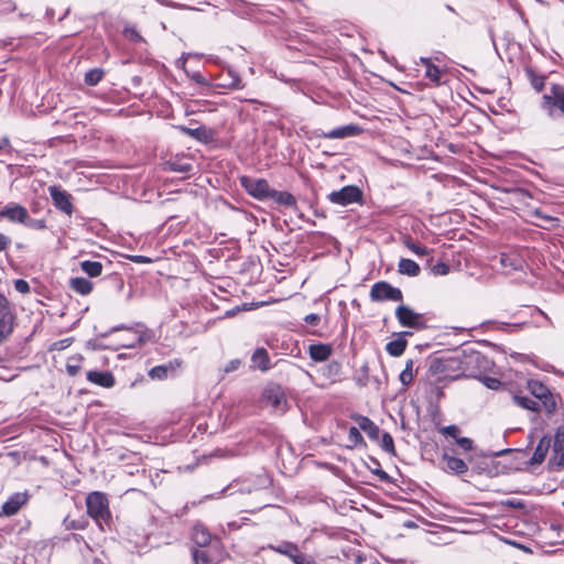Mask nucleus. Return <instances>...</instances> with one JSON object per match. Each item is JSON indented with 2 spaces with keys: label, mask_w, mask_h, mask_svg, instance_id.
I'll return each mask as SVG.
<instances>
[{
  "label": "nucleus",
  "mask_w": 564,
  "mask_h": 564,
  "mask_svg": "<svg viewBox=\"0 0 564 564\" xmlns=\"http://www.w3.org/2000/svg\"><path fill=\"white\" fill-rule=\"evenodd\" d=\"M87 513L98 523L110 518L108 499L99 491L90 492L86 498Z\"/></svg>",
  "instance_id": "nucleus-1"
},
{
  "label": "nucleus",
  "mask_w": 564,
  "mask_h": 564,
  "mask_svg": "<svg viewBox=\"0 0 564 564\" xmlns=\"http://www.w3.org/2000/svg\"><path fill=\"white\" fill-rule=\"evenodd\" d=\"M274 552L289 557L294 564H316L315 560L303 553L297 544L289 541H282L275 545H269Z\"/></svg>",
  "instance_id": "nucleus-2"
},
{
  "label": "nucleus",
  "mask_w": 564,
  "mask_h": 564,
  "mask_svg": "<svg viewBox=\"0 0 564 564\" xmlns=\"http://www.w3.org/2000/svg\"><path fill=\"white\" fill-rule=\"evenodd\" d=\"M528 390L541 402L546 413L551 414L555 411V399L545 384L538 380H529Z\"/></svg>",
  "instance_id": "nucleus-3"
},
{
  "label": "nucleus",
  "mask_w": 564,
  "mask_h": 564,
  "mask_svg": "<svg viewBox=\"0 0 564 564\" xmlns=\"http://www.w3.org/2000/svg\"><path fill=\"white\" fill-rule=\"evenodd\" d=\"M395 317L403 327H409L416 330L426 328V323L423 318V315L414 312L406 305H399L395 308Z\"/></svg>",
  "instance_id": "nucleus-4"
},
{
  "label": "nucleus",
  "mask_w": 564,
  "mask_h": 564,
  "mask_svg": "<svg viewBox=\"0 0 564 564\" xmlns=\"http://www.w3.org/2000/svg\"><path fill=\"white\" fill-rule=\"evenodd\" d=\"M240 184L249 195L260 200L269 199L270 193L272 191L269 183L264 178L241 176Z\"/></svg>",
  "instance_id": "nucleus-5"
},
{
  "label": "nucleus",
  "mask_w": 564,
  "mask_h": 564,
  "mask_svg": "<svg viewBox=\"0 0 564 564\" xmlns=\"http://www.w3.org/2000/svg\"><path fill=\"white\" fill-rule=\"evenodd\" d=\"M370 299L375 302L395 301L401 302L403 295L400 289L392 286L388 282L380 281L375 283L370 290Z\"/></svg>",
  "instance_id": "nucleus-6"
},
{
  "label": "nucleus",
  "mask_w": 564,
  "mask_h": 564,
  "mask_svg": "<svg viewBox=\"0 0 564 564\" xmlns=\"http://www.w3.org/2000/svg\"><path fill=\"white\" fill-rule=\"evenodd\" d=\"M327 198L336 205L347 206L362 199V191L355 185H347L339 191H333Z\"/></svg>",
  "instance_id": "nucleus-7"
},
{
  "label": "nucleus",
  "mask_w": 564,
  "mask_h": 564,
  "mask_svg": "<svg viewBox=\"0 0 564 564\" xmlns=\"http://www.w3.org/2000/svg\"><path fill=\"white\" fill-rule=\"evenodd\" d=\"M449 371L457 372L453 378H458L464 371L457 358H435L430 365V372L433 375L448 376Z\"/></svg>",
  "instance_id": "nucleus-8"
},
{
  "label": "nucleus",
  "mask_w": 564,
  "mask_h": 564,
  "mask_svg": "<svg viewBox=\"0 0 564 564\" xmlns=\"http://www.w3.org/2000/svg\"><path fill=\"white\" fill-rule=\"evenodd\" d=\"M48 192L54 206L62 213L70 216L74 212L73 196L67 191L56 185L50 186Z\"/></svg>",
  "instance_id": "nucleus-9"
},
{
  "label": "nucleus",
  "mask_w": 564,
  "mask_h": 564,
  "mask_svg": "<svg viewBox=\"0 0 564 564\" xmlns=\"http://www.w3.org/2000/svg\"><path fill=\"white\" fill-rule=\"evenodd\" d=\"M263 401L275 410L284 411L286 400L284 392L278 384L268 386L262 393Z\"/></svg>",
  "instance_id": "nucleus-10"
},
{
  "label": "nucleus",
  "mask_w": 564,
  "mask_h": 564,
  "mask_svg": "<svg viewBox=\"0 0 564 564\" xmlns=\"http://www.w3.org/2000/svg\"><path fill=\"white\" fill-rule=\"evenodd\" d=\"M28 209L20 204L10 203L0 210V218H7L11 223L24 224L28 220Z\"/></svg>",
  "instance_id": "nucleus-11"
},
{
  "label": "nucleus",
  "mask_w": 564,
  "mask_h": 564,
  "mask_svg": "<svg viewBox=\"0 0 564 564\" xmlns=\"http://www.w3.org/2000/svg\"><path fill=\"white\" fill-rule=\"evenodd\" d=\"M550 464L554 465L556 470L564 468V427L558 429L554 436L553 457Z\"/></svg>",
  "instance_id": "nucleus-12"
},
{
  "label": "nucleus",
  "mask_w": 564,
  "mask_h": 564,
  "mask_svg": "<svg viewBox=\"0 0 564 564\" xmlns=\"http://www.w3.org/2000/svg\"><path fill=\"white\" fill-rule=\"evenodd\" d=\"M28 501V495L25 492L13 494L1 508L0 516L11 517L18 513L20 508Z\"/></svg>",
  "instance_id": "nucleus-13"
},
{
  "label": "nucleus",
  "mask_w": 564,
  "mask_h": 564,
  "mask_svg": "<svg viewBox=\"0 0 564 564\" xmlns=\"http://www.w3.org/2000/svg\"><path fill=\"white\" fill-rule=\"evenodd\" d=\"M361 129L356 124H347L343 126L336 129H333L328 132L322 131L317 132L316 135L318 138H325V139H345L349 137H355L359 134Z\"/></svg>",
  "instance_id": "nucleus-14"
},
{
  "label": "nucleus",
  "mask_w": 564,
  "mask_h": 564,
  "mask_svg": "<svg viewBox=\"0 0 564 564\" xmlns=\"http://www.w3.org/2000/svg\"><path fill=\"white\" fill-rule=\"evenodd\" d=\"M545 104L552 105L564 113V86L553 85L550 94L543 96Z\"/></svg>",
  "instance_id": "nucleus-15"
},
{
  "label": "nucleus",
  "mask_w": 564,
  "mask_h": 564,
  "mask_svg": "<svg viewBox=\"0 0 564 564\" xmlns=\"http://www.w3.org/2000/svg\"><path fill=\"white\" fill-rule=\"evenodd\" d=\"M355 421L357 422L359 429L362 430L369 436L370 440H379L380 429L369 417L364 415H357L355 416Z\"/></svg>",
  "instance_id": "nucleus-16"
},
{
  "label": "nucleus",
  "mask_w": 564,
  "mask_h": 564,
  "mask_svg": "<svg viewBox=\"0 0 564 564\" xmlns=\"http://www.w3.org/2000/svg\"><path fill=\"white\" fill-rule=\"evenodd\" d=\"M406 335H412V333L402 332L399 334V337L397 339L391 340L386 345V350L390 356L400 357L404 352L408 346V341L404 338V336Z\"/></svg>",
  "instance_id": "nucleus-17"
},
{
  "label": "nucleus",
  "mask_w": 564,
  "mask_h": 564,
  "mask_svg": "<svg viewBox=\"0 0 564 564\" xmlns=\"http://www.w3.org/2000/svg\"><path fill=\"white\" fill-rule=\"evenodd\" d=\"M87 380L104 388H111L115 384V378L109 371H89Z\"/></svg>",
  "instance_id": "nucleus-18"
},
{
  "label": "nucleus",
  "mask_w": 564,
  "mask_h": 564,
  "mask_svg": "<svg viewBox=\"0 0 564 564\" xmlns=\"http://www.w3.org/2000/svg\"><path fill=\"white\" fill-rule=\"evenodd\" d=\"M269 199H272L274 203L292 208L294 210L297 209V204L295 197L289 192H281L272 189L269 196Z\"/></svg>",
  "instance_id": "nucleus-19"
},
{
  "label": "nucleus",
  "mask_w": 564,
  "mask_h": 564,
  "mask_svg": "<svg viewBox=\"0 0 564 564\" xmlns=\"http://www.w3.org/2000/svg\"><path fill=\"white\" fill-rule=\"evenodd\" d=\"M332 347L327 344H314L308 347L310 357L317 362L325 361L332 355Z\"/></svg>",
  "instance_id": "nucleus-20"
},
{
  "label": "nucleus",
  "mask_w": 564,
  "mask_h": 564,
  "mask_svg": "<svg viewBox=\"0 0 564 564\" xmlns=\"http://www.w3.org/2000/svg\"><path fill=\"white\" fill-rule=\"evenodd\" d=\"M550 446H551V438L547 436H543L539 441V443L533 452L530 463L532 465H540L545 459V456L550 449Z\"/></svg>",
  "instance_id": "nucleus-21"
},
{
  "label": "nucleus",
  "mask_w": 564,
  "mask_h": 564,
  "mask_svg": "<svg viewBox=\"0 0 564 564\" xmlns=\"http://www.w3.org/2000/svg\"><path fill=\"white\" fill-rule=\"evenodd\" d=\"M192 539L197 546L205 547L210 543L212 534L203 524H196L193 528Z\"/></svg>",
  "instance_id": "nucleus-22"
},
{
  "label": "nucleus",
  "mask_w": 564,
  "mask_h": 564,
  "mask_svg": "<svg viewBox=\"0 0 564 564\" xmlns=\"http://www.w3.org/2000/svg\"><path fill=\"white\" fill-rule=\"evenodd\" d=\"M443 460L445 462V468L455 474H465L468 470L466 462L462 458L444 454Z\"/></svg>",
  "instance_id": "nucleus-23"
},
{
  "label": "nucleus",
  "mask_w": 564,
  "mask_h": 564,
  "mask_svg": "<svg viewBox=\"0 0 564 564\" xmlns=\"http://www.w3.org/2000/svg\"><path fill=\"white\" fill-rule=\"evenodd\" d=\"M398 272L408 276H417L421 272V269L415 261L402 258L398 264Z\"/></svg>",
  "instance_id": "nucleus-24"
},
{
  "label": "nucleus",
  "mask_w": 564,
  "mask_h": 564,
  "mask_svg": "<svg viewBox=\"0 0 564 564\" xmlns=\"http://www.w3.org/2000/svg\"><path fill=\"white\" fill-rule=\"evenodd\" d=\"M69 288L80 295H88L93 291L94 284L85 278H72Z\"/></svg>",
  "instance_id": "nucleus-25"
},
{
  "label": "nucleus",
  "mask_w": 564,
  "mask_h": 564,
  "mask_svg": "<svg viewBox=\"0 0 564 564\" xmlns=\"http://www.w3.org/2000/svg\"><path fill=\"white\" fill-rule=\"evenodd\" d=\"M80 269L90 278H97L102 273V263L98 261L85 260L80 262Z\"/></svg>",
  "instance_id": "nucleus-26"
},
{
  "label": "nucleus",
  "mask_w": 564,
  "mask_h": 564,
  "mask_svg": "<svg viewBox=\"0 0 564 564\" xmlns=\"http://www.w3.org/2000/svg\"><path fill=\"white\" fill-rule=\"evenodd\" d=\"M174 370H175L174 366L172 365V362H170L169 365H160V366L153 367L149 371V376L152 379L163 380V379H166L169 377V375L171 372H173Z\"/></svg>",
  "instance_id": "nucleus-27"
},
{
  "label": "nucleus",
  "mask_w": 564,
  "mask_h": 564,
  "mask_svg": "<svg viewBox=\"0 0 564 564\" xmlns=\"http://www.w3.org/2000/svg\"><path fill=\"white\" fill-rule=\"evenodd\" d=\"M253 364L260 368L262 371L269 369V357L268 352L263 348L257 349L252 355Z\"/></svg>",
  "instance_id": "nucleus-28"
},
{
  "label": "nucleus",
  "mask_w": 564,
  "mask_h": 564,
  "mask_svg": "<svg viewBox=\"0 0 564 564\" xmlns=\"http://www.w3.org/2000/svg\"><path fill=\"white\" fill-rule=\"evenodd\" d=\"M513 401L519 406L533 412H539L541 410V404L528 397L514 395Z\"/></svg>",
  "instance_id": "nucleus-29"
},
{
  "label": "nucleus",
  "mask_w": 564,
  "mask_h": 564,
  "mask_svg": "<svg viewBox=\"0 0 564 564\" xmlns=\"http://www.w3.org/2000/svg\"><path fill=\"white\" fill-rule=\"evenodd\" d=\"M194 564H215L214 558L209 555V552L203 549H193L192 551Z\"/></svg>",
  "instance_id": "nucleus-30"
},
{
  "label": "nucleus",
  "mask_w": 564,
  "mask_h": 564,
  "mask_svg": "<svg viewBox=\"0 0 564 564\" xmlns=\"http://www.w3.org/2000/svg\"><path fill=\"white\" fill-rule=\"evenodd\" d=\"M104 77V70L100 68H94L85 74V83L89 86L97 85Z\"/></svg>",
  "instance_id": "nucleus-31"
},
{
  "label": "nucleus",
  "mask_w": 564,
  "mask_h": 564,
  "mask_svg": "<svg viewBox=\"0 0 564 564\" xmlns=\"http://www.w3.org/2000/svg\"><path fill=\"white\" fill-rule=\"evenodd\" d=\"M403 243L408 249H410L412 252H414L417 256H427L430 253L427 248H425L419 243H415L411 238H405L403 240Z\"/></svg>",
  "instance_id": "nucleus-32"
},
{
  "label": "nucleus",
  "mask_w": 564,
  "mask_h": 564,
  "mask_svg": "<svg viewBox=\"0 0 564 564\" xmlns=\"http://www.w3.org/2000/svg\"><path fill=\"white\" fill-rule=\"evenodd\" d=\"M412 380H413V361L408 360L405 368L400 373V381L403 386H408L412 382Z\"/></svg>",
  "instance_id": "nucleus-33"
},
{
  "label": "nucleus",
  "mask_w": 564,
  "mask_h": 564,
  "mask_svg": "<svg viewBox=\"0 0 564 564\" xmlns=\"http://www.w3.org/2000/svg\"><path fill=\"white\" fill-rule=\"evenodd\" d=\"M381 448L391 454V455H395V447H394V442H393V438L392 436L390 435V433L388 432H384L381 436V444H380Z\"/></svg>",
  "instance_id": "nucleus-34"
},
{
  "label": "nucleus",
  "mask_w": 564,
  "mask_h": 564,
  "mask_svg": "<svg viewBox=\"0 0 564 564\" xmlns=\"http://www.w3.org/2000/svg\"><path fill=\"white\" fill-rule=\"evenodd\" d=\"M425 77L429 78L432 83L438 85L441 82V70L434 64H429L425 69Z\"/></svg>",
  "instance_id": "nucleus-35"
},
{
  "label": "nucleus",
  "mask_w": 564,
  "mask_h": 564,
  "mask_svg": "<svg viewBox=\"0 0 564 564\" xmlns=\"http://www.w3.org/2000/svg\"><path fill=\"white\" fill-rule=\"evenodd\" d=\"M527 74L531 80V85L536 91H541L544 87L545 80L543 76H538L533 70L528 69Z\"/></svg>",
  "instance_id": "nucleus-36"
},
{
  "label": "nucleus",
  "mask_w": 564,
  "mask_h": 564,
  "mask_svg": "<svg viewBox=\"0 0 564 564\" xmlns=\"http://www.w3.org/2000/svg\"><path fill=\"white\" fill-rule=\"evenodd\" d=\"M359 430V427L351 426L348 431V440L354 446L364 444V437Z\"/></svg>",
  "instance_id": "nucleus-37"
},
{
  "label": "nucleus",
  "mask_w": 564,
  "mask_h": 564,
  "mask_svg": "<svg viewBox=\"0 0 564 564\" xmlns=\"http://www.w3.org/2000/svg\"><path fill=\"white\" fill-rule=\"evenodd\" d=\"M24 225L36 230H43L46 228V221L44 219H32L29 216Z\"/></svg>",
  "instance_id": "nucleus-38"
},
{
  "label": "nucleus",
  "mask_w": 564,
  "mask_h": 564,
  "mask_svg": "<svg viewBox=\"0 0 564 564\" xmlns=\"http://www.w3.org/2000/svg\"><path fill=\"white\" fill-rule=\"evenodd\" d=\"M435 275H446L449 272V265L444 262H438L431 268Z\"/></svg>",
  "instance_id": "nucleus-39"
},
{
  "label": "nucleus",
  "mask_w": 564,
  "mask_h": 564,
  "mask_svg": "<svg viewBox=\"0 0 564 564\" xmlns=\"http://www.w3.org/2000/svg\"><path fill=\"white\" fill-rule=\"evenodd\" d=\"M459 429L456 425H447L441 429V433L445 436H451L454 438L458 437Z\"/></svg>",
  "instance_id": "nucleus-40"
},
{
  "label": "nucleus",
  "mask_w": 564,
  "mask_h": 564,
  "mask_svg": "<svg viewBox=\"0 0 564 564\" xmlns=\"http://www.w3.org/2000/svg\"><path fill=\"white\" fill-rule=\"evenodd\" d=\"M64 523H65V527L67 530H70V529L84 530L86 528V522L82 521V520L76 521V520L65 519Z\"/></svg>",
  "instance_id": "nucleus-41"
},
{
  "label": "nucleus",
  "mask_w": 564,
  "mask_h": 564,
  "mask_svg": "<svg viewBox=\"0 0 564 564\" xmlns=\"http://www.w3.org/2000/svg\"><path fill=\"white\" fill-rule=\"evenodd\" d=\"M12 332V325L4 319L0 321V341Z\"/></svg>",
  "instance_id": "nucleus-42"
},
{
  "label": "nucleus",
  "mask_w": 564,
  "mask_h": 564,
  "mask_svg": "<svg viewBox=\"0 0 564 564\" xmlns=\"http://www.w3.org/2000/svg\"><path fill=\"white\" fill-rule=\"evenodd\" d=\"M14 289L18 292L22 293V294H25V293L30 292L29 283L25 280H22V279H18V280L14 281Z\"/></svg>",
  "instance_id": "nucleus-43"
},
{
  "label": "nucleus",
  "mask_w": 564,
  "mask_h": 564,
  "mask_svg": "<svg viewBox=\"0 0 564 564\" xmlns=\"http://www.w3.org/2000/svg\"><path fill=\"white\" fill-rule=\"evenodd\" d=\"M456 443L464 451H471L473 449V441L470 438H468V437H457L456 438Z\"/></svg>",
  "instance_id": "nucleus-44"
},
{
  "label": "nucleus",
  "mask_w": 564,
  "mask_h": 564,
  "mask_svg": "<svg viewBox=\"0 0 564 564\" xmlns=\"http://www.w3.org/2000/svg\"><path fill=\"white\" fill-rule=\"evenodd\" d=\"M304 321L308 325L316 326L319 324L321 317L318 314L311 313L304 317Z\"/></svg>",
  "instance_id": "nucleus-45"
},
{
  "label": "nucleus",
  "mask_w": 564,
  "mask_h": 564,
  "mask_svg": "<svg viewBox=\"0 0 564 564\" xmlns=\"http://www.w3.org/2000/svg\"><path fill=\"white\" fill-rule=\"evenodd\" d=\"M484 383L489 389H498L500 387V384H501V382L498 379L491 378V377H485L484 378Z\"/></svg>",
  "instance_id": "nucleus-46"
},
{
  "label": "nucleus",
  "mask_w": 564,
  "mask_h": 564,
  "mask_svg": "<svg viewBox=\"0 0 564 564\" xmlns=\"http://www.w3.org/2000/svg\"><path fill=\"white\" fill-rule=\"evenodd\" d=\"M240 360L239 359H234L231 361H229L226 367L224 368V371L225 372H232L235 370H237L239 367H240Z\"/></svg>",
  "instance_id": "nucleus-47"
},
{
  "label": "nucleus",
  "mask_w": 564,
  "mask_h": 564,
  "mask_svg": "<svg viewBox=\"0 0 564 564\" xmlns=\"http://www.w3.org/2000/svg\"><path fill=\"white\" fill-rule=\"evenodd\" d=\"M10 238L3 234H0V251H3L7 249V247L10 243Z\"/></svg>",
  "instance_id": "nucleus-48"
},
{
  "label": "nucleus",
  "mask_w": 564,
  "mask_h": 564,
  "mask_svg": "<svg viewBox=\"0 0 564 564\" xmlns=\"http://www.w3.org/2000/svg\"><path fill=\"white\" fill-rule=\"evenodd\" d=\"M141 341V337L140 336H135V338L131 341H127V343H123L122 344V347H127V348H133L137 346L138 343Z\"/></svg>",
  "instance_id": "nucleus-49"
},
{
  "label": "nucleus",
  "mask_w": 564,
  "mask_h": 564,
  "mask_svg": "<svg viewBox=\"0 0 564 564\" xmlns=\"http://www.w3.org/2000/svg\"><path fill=\"white\" fill-rule=\"evenodd\" d=\"M174 170L178 172H189L191 165L189 164H174Z\"/></svg>",
  "instance_id": "nucleus-50"
},
{
  "label": "nucleus",
  "mask_w": 564,
  "mask_h": 564,
  "mask_svg": "<svg viewBox=\"0 0 564 564\" xmlns=\"http://www.w3.org/2000/svg\"><path fill=\"white\" fill-rule=\"evenodd\" d=\"M132 260L137 263H149L151 262V259L144 256H135L132 258Z\"/></svg>",
  "instance_id": "nucleus-51"
},
{
  "label": "nucleus",
  "mask_w": 564,
  "mask_h": 564,
  "mask_svg": "<svg viewBox=\"0 0 564 564\" xmlns=\"http://www.w3.org/2000/svg\"><path fill=\"white\" fill-rule=\"evenodd\" d=\"M79 371V366H72V365H68L67 366V372L70 375V376H75L77 375Z\"/></svg>",
  "instance_id": "nucleus-52"
},
{
  "label": "nucleus",
  "mask_w": 564,
  "mask_h": 564,
  "mask_svg": "<svg viewBox=\"0 0 564 564\" xmlns=\"http://www.w3.org/2000/svg\"><path fill=\"white\" fill-rule=\"evenodd\" d=\"M375 474L378 475L379 478L382 479V480H388L389 479L388 474L384 470H382V469H377L375 471Z\"/></svg>",
  "instance_id": "nucleus-53"
},
{
  "label": "nucleus",
  "mask_w": 564,
  "mask_h": 564,
  "mask_svg": "<svg viewBox=\"0 0 564 564\" xmlns=\"http://www.w3.org/2000/svg\"><path fill=\"white\" fill-rule=\"evenodd\" d=\"M375 474L378 475L379 478L382 479V480H388L389 479L388 474L384 470H382V469H377L375 471Z\"/></svg>",
  "instance_id": "nucleus-54"
},
{
  "label": "nucleus",
  "mask_w": 564,
  "mask_h": 564,
  "mask_svg": "<svg viewBox=\"0 0 564 564\" xmlns=\"http://www.w3.org/2000/svg\"><path fill=\"white\" fill-rule=\"evenodd\" d=\"M186 132L195 138H199L200 130L199 129H186Z\"/></svg>",
  "instance_id": "nucleus-55"
},
{
  "label": "nucleus",
  "mask_w": 564,
  "mask_h": 564,
  "mask_svg": "<svg viewBox=\"0 0 564 564\" xmlns=\"http://www.w3.org/2000/svg\"><path fill=\"white\" fill-rule=\"evenodd\" d=\"M501 264H502V265H505V267H507V265H509V264H510V265H513V264L511 263V261H510V258H509V257H507L506 254H502V256H501Z\"/></svg>",
  "instance_id": "nucleus-56"
},
{
  "label": "nucleus",
  "mask_w": 564,
  "mask_h": 564,
  "mask_svg": "<svg viewBox=\"0 0 564 564\" xmlns=\"http://www.w3.org/2000/svg\"><path fill=\"white\" fill-rule=\"evenodd\" d=\"M56 345H58V348L59 349H63L65 348L66 346L69 345V339H65V340H61L59 343H57Z\"/></svg>",
  "instance_id": "nucleus-57"
},
{
  "label": "nucleus",
  "mask_w": 564,
  "mask_h": 564,
  "mask_svg": "<svg viewBox=\"0 0 564 564\" xmlns=\"http://www.w3.org/2000/svg\"><path fill=\"white\" fill-rule=\"evenodd\" d=\"M328 367H329V369L332 371H335V372H338V370H339V364L338 362H332Z\"/></svg>",
  "instance_id": "nucleus-58"
},
{
  "label": "nucleus",
  "mask_w": 564,
  "mask_h": 564,
  "mask_svg": "<svg viewBox=\"0 0 564 564\" xmlns=\"http://www.w3.org/2000/svg\"><path fill=\"white\" fill-rule=\"evenodd\" d=\"M420 62H421L425 67H427V65H429V64H432V63H431V61H430V58H427V57H421V58H420Z\"/></svg>",
  "instance_id": "nucleus-59"
},
{
  "label": "nucleus",
  "mask_w": 564,
  "mask_h": 564,
  "mask_svg": "<svg viewBox=\"0 0 564 564\" xmlns=\"http://www.w3.org/2000/svg\"><path fill=\"white\" fill-rule=\"evenodd\" d=\"M562 505H563V507H564V502H563Z\"/></svg>",
  "instance_id": "nucleus-60"
}]
</instances>
